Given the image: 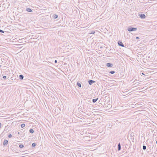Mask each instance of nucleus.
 <instances>
[{
  "label": "nucleus",
  "mask_w": 157,
  "mask_h": 157,
  "mask_svg": "<svg viewBox=\"0 0 157 157\" xmlns=\"http://www.w3.org/2000/svg\"><path fill=\"white\" fill-rule=\"evenodd\" d=\"M137 30V28H136L130 27L128 28V30L129 32L135 31Z\"/></svg>",
  "instance_id": "f257e3e1"
},
{
  "label": "nucleus",
  "mask_w": 157,
  "mask_h": 157,
  "mask_svg": "<svg viewBox=\"0 0 157 157\" xmlns=\"http://www.w3.org/2000/svg\"><path fill=\"white\" fill-rule=\"evenodd\" d=\"M118 45L120 46H121L122 47H124V44H123V43H122V42L121 41H119L118 42Z\"/></svg>",
  "instance_id": "f03ea898"
},
{
  "label": "nucleus",
  "mask_w": 157,
  "mask_h": 157,
  "mask_svg": "<svg viewBox=\"0 0 157 157\" xmlns=\"http://www.w3.org/2000/svg\"><path fill=\"white\" fill-rule=\"evenodd\" d=\"M88 82L89 83V84L90 85H91L93 83H94L95 82V81H94V80H89L88 81Z\"/></svg>",
  "instance_id": "7ed1b4c3"
},
{
  "label": "nucleus",
  "mask_w": 157,
  "mask_h": 157,
  "mask_svg": "<svg viewBox=\"0 0 157 157\" xmlns=\"http://www.w3.org/2000/svg\"><path fill=\"white\" fill-rule=\"evenodd\" d=\"M140 18H141V19H144L146 17L145 15L144 14L142 13L140 15Z\"/></svg>",
  "instance_id": "20e7f679"
},
{
  "label": "nucleus",
  "mask_w": 157,
  "mask_h": 157,
  "mask_svg": "<svg viewBox=\"0 0 157 157\" xmlns=\"http://www.w3.org/2000/svg\"><path fill=\"white\" fill-rule=\"evenodd\" d=\"M106 66L108 67H112L113 65L112 64L110 63H106Z\"/></svg>",
  "instance_id": "39448f33"
},
{
  "label": "nucleus",
  "mask_w": 157,
  "mask_h": 157,
  "mask_svg": "<svg viewBox=\"0 0 157 157\" xmlns=\"http://www.w3.org/2000/svg\"><path fill=\"white\" fill-rule=\"evenodd\" d=\"M8 144V141L7 140H4V142H3V145L4 146H6L7 144Z\"/></svg>",
  "instance_id": "423d86ee"
},
{
  "label": "nucleus",
  "mask_w": 157,
  "mask_h": 157,
  "mask_svg": "<svg viewBox=\"0 0 157 157\" xmlns=\"http://www.w3.org/2000/svg\"><path fill=\"white\" fill-rule=\"evenodd\" d=\"M121 145L120 143H119L118 145V150L120 151L121 149Z\"/></svg>",
  "instance_id": "0eeeda50"
},
{
  "label": "nucleus",
  "mask_w": 157,
  "mask_h": 157,
  "mask_svg": "<svg viewBox=\"0 0 157 157\" xmlns=\"http://www.w3.org/2000/svg\"><path fill=\"white\" fill-rule=\"evenodd\" d=\"M52 17L54 19H55L58 18V16L57 14H55L53 15Z\"/></svg>",
  "instance_id": "6e6552de"
},
{
  "label": "nucleus",
  "mask_w": 157,
  "mask_h": 157,
  "mask_svg": "<svg viewBox=\"0 0 157 157\" xmlns=\"http://www.w3.org/2000/svg\"><path fill=\"white\" fill-rule=\"evenodd\" d=\"M19 78L21 80H22L24 78V76L23 75H19Z\"/></svg>",
  "instance_id": "1a4fd4ad"
},
{
  "label": "nucleus",
  "mask_w": 157,
  "mask_h": 157,
  "mask_svg": "<svg viewBox=\"0 0 157 157\" xmlns=\"http://www.w3.org/2000/svg\"><path fill=\"white\" fill-rule=\"evenodd\" d=\"M26 10L27 11L29 12H30L32 11V10H31L29 8H26Z\"/></svg>",
  "instance_id": "9d476101"
},
{
  "label": "nucleus",
  "mask_w": 157,
  "mask_h": 157,
  "mask_svg": "<svg viewBox=\"0 0 157 157\" xmlns=\"http://www.w3.org/2000/svg\"><path fill=\"white\" fill-rule=\"evenodd\" d=\"M98 98L96 99H94L92 100V102L94 103H95L98 100Z\"/></svg>",
  "instance_id": "9b49d317"
},
{
  "label": "nucleus",
  "mask_w": 157,
  "mask_h": 157,
  "mask_svg": "<svg viewBox=\"0 0 157 157\" xmlns=\"http://www.w3.org/2000/svg\"><path fill=\"white\" fill-rule=\"evenodd\" d=\"M29 132L31 133H33L34 132V130L33 129H31L29 130Z\"/></svg>",
  "instance_id": "f8f14e48"
},
{
  "label": "nucleus",
  "mask_w": 157,
  "mask_h": 157,
  "mask_svg": "<svg viewBox=\"0 0 157 157\" xmlns=\"http://www.w3.org/2000/svg\"><path fill=\"white\" fill-rule=\"evenodd\" d=\"M77 85L79 87H81V84L79 83H78V82L77 83Z\"/></svg>",
  "instance_id": "ddd939ff"
},
{
  "label": "nucleus",
  "mask_w": 157,
  "mask_h": 157,
  "mask_svg": "<svg viewBox=\"0 0 157 157\" xmlns=\"http://www.w3.org/2000/svg\"><path fill=\"white\" fill-rule=\"evenodd\" d=\"M25 124H22L21 125V127L22 128H23L24 127H25Z\"/></svg>",
  "instance_id": "4468645a"
},
{
  "label": "nucleus",
  "mask_w": 157,
  "mask_h": 157,
  "mask_svg": "<svg viewBox=\"0 0 157 157\" xmlns=\"http://www.w3.org/2000/svg\"><path fill=\"white\" fill-rule=\"evenodd\" d=\"M36 144L35 143H33L32 144L33 147H35L36 146Z\"/></svg>",
  "instance_id": "2eb2a0df"
},
{
  "label": "nucleus",
  "mask_w": 157,
  "mask_h": 157,
  "mask_svg": "<svg viewBox=\"0 0 157 157\" xmlns=\"http://www.w3.org/2000/svg\"><path fill=\"white\" fill-rule=\"evenodd\" d=\"M146 147L145 146L143 145V150H146Z\"/></svg>",
  "instance_id": "dca6fc26"
},
{
  "label": "nucleus",
  "mask_w": 157,
  "mask_h": 157,
  "mask_svg": "<svg viewBox=\"0 0 157 157\" xmlns=\"http://www.w3.org/2000/svg\"><path fill=\"white\" fill-rule=\"evenodd\" d=\"M95 33V32L94 31H91V32L89 34H94Z\"/></svg>",
  "instance_id": "f3484780"
},
{
  "label": "nucleus",
  "mask_w": 157,
  "mask_h": 157,
  "mask_svg": "<svg viewBox=\"0 0 157 157\" xmlns=\"http://www.w3.org/2000/svg\"><path fill=\"white\" fill-rule=\"evenodd\" d=\"M19 147L20 148H22L24 147V145L23 144H20L19 146Z\"/></svg>",
  "instance_id": "a211bd4d"
},
{
  "label": "nucleus",
  "mask_w": 157,
  "mask_h": 157,
  "mask_svg": "<svg viewBox=\"0 0 157 157\" xmlns=\"http://www.w3.org/2000/svg\"><path fill=\"white\" fill-rule=\"evenodd\" d=\"M115 73V72L114 71H111L109 72V73L111 74H113Z\"/></svg>",
  "instance_id": "6ab92c4d"
},
{
  "label": "nucleus",
  "mask_w": 157,
  "mask_h": 157,
  "mask_svg": "<svg viewBox=\"0 0 157 157\" xmlns=\"http://www.w3.org/2000/svg\"><path fill=\"white\" fill-rule=\"evenodd\" d=\"M12 136V135L11 134H9L8 135V137H11Z\"/></svg>",
  "instance_id": "aec40b11"
},
{
  "label": "nucleus",
  "mask_w": 157,
  "mask_h": 157,
  "mask_svg": "<svg viewBox=\"0 0 157 157\" xmlns=\"http://www.w3.org/2000/svg\"><path fill=\"white\" fill-rule=\"evenodd\" d=\"M0 33H4V31H3V30H2L0 29Z\"/></svg>",
  "instance_id": "412c9836"
},
{
  "label": "nucleus",
  "mask_w": 157,
  "mask_h": 157,
  "mask_svg": "<svg viewBox=\"0 0 157 157\" xmlns=\"http://www.w3.org/2000/svg\"><path fill=\"white\" fill-rule=\"evenodd\" d=\"M2 78L3 79H5L6 78V76H3Z\"/></svg>",
  "instance_id": "4be33fe9"
},
{
  "label": "nucleus",
  "mask_w": 157,
  "mask_h": 157,
  "mask_svg": "<svg viewBox=\"0 0 157 157\" xmlns=\"http://www.w3.org/2000/svg\"><path fill=\"white\" fill-rule=\"evenodd\" d=\"M55 63H57V60H55L54 61Z\"/></svg>",
  "instance_id": "5701e85b"
},
{
  "label": "nucleus",
  "mask_w": 157,
  "mask_h": 157,
  "mask_svg": "<svg viewBox=\"0 0 157 157\" xmlns=\"http://www.w3.org/2000/svg\"><path fill=\"white\" fill-rule=\"evenodd\" d=\"M1 125H2L1 123L0 122V128H1Z\"/></svg>",
  "instance_id": "b1692460"
},
{
  "label": "nucleus",
  "mask_w": 157,
  "mask_h": 157,
  "mask_svg": "<svg viewBox=\"0 0 157 157\" xmlns=\"http://www.w3.org/2000/svg\"><path fill=\"white\" fill-rule=\"evenodd\" d=\"M136 39H139V37H136Z\"/></svg>",
  "instance_id": "393cba45"
},
{
  "label": "nucleus",
  "mask_w": 157,
  "mask_h": 157,
  "mask_svg": "<svg viewBox=\"0 0 157 157\" xmlns=\"http://www.w3.org/2000/svg\"><path fill=\"white\" fill-rule=\"evenodd\" d=\"M131 140H134V138H131Z\"/></svg>",
  "instance_id": "a878e982"
},
{
  "label": "nucleus",
  "mask_w": 157,
  "mask_h": 157,
  "mask_svg": "<svg viewBox=\"0 0 157 157\" xmlns=\"http://www.w3.org/2000/svg\"><path fill=\"white\" fill-rule=\"evenodd\" d=\"M85 140L86 141H90V140Z\"/></svg>",
  "instance_id": "bb28decb"
},
{
  "label": "nucleus",
  "mask_w": 157,
  "mask_h": 157,
  "mask_svg": "<svg viewBox=\"0 0 157 157\" xmlns=\"http://www.w3.org/2000/svg\"><path fill=\"white\" fill-rule=\"evenodd\" d=\"M142 74H143V75H144V74L143 73H142Z\"/></svg>",
  "instance_id": "cd10ccee"
},
{
  "label": "nucleus",
  "mask_w": 157,
  "mask_h": 157,
  "mask_svg": "<svg viewBox=\"0 0 157 157\" xmlns=\"http://www.w3.org/2000/svg\"><path fill=\"white\" fill-rule=\"evenodd\" d=\"M156 144H157V141H156Z\"/></svg>",
  "instance_id": "c85d7f7f"
},
{
  "label": "nucleus",
  "mask_w": 157,
  "mask_h": 157,
  "mask_svg": "<svg viewBox=\"0 0 157 157\" xmlns=\"http://www.w3.org/2000/svg\"><path fill=\"white\" fill-rule=\"evenodd\" d=\"M131 136H132H132H132V135H131Z\"/></svg>",
  "instance_id": "c756f323"
},
{
  "label": "nucleus",
  "mask_w": 157,
  "mask_h": 157,
  "mask_svg": "<svg viewBox=\"0 0 157 157\" xmlns=\"http://www.w3.org/2000/svg\"><path fill=\"white\" fill-rule=\"evenodd\" d=\"M131 136H132H132H132V135H131Z\"/></svg>",
  "instance_id": "7c9ffc66"
},
{
  "label": "nucleus",
  "mask_w": 157,
  "mask_h": 157,
  "mask_svg": "<svg viewBox=\"0 0 157 157\" xmlns=\"http://www.w3.org/2000/svg\"><path fill=\"white\" fill-rule=\"evenodd\" d=\"M22 136H21V137H22Z\"/></svg>",
  "instance_id": "2f4dec72"
}]
</instances>
